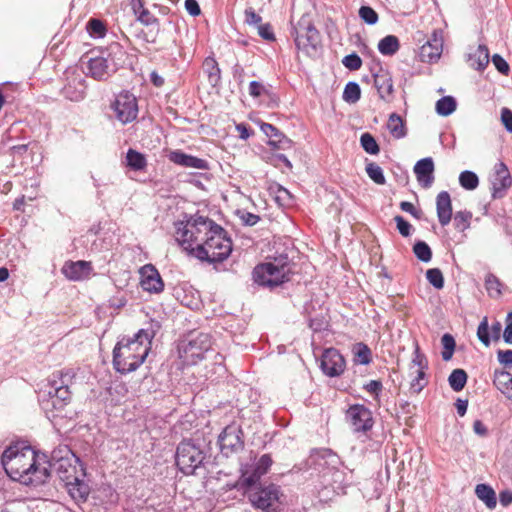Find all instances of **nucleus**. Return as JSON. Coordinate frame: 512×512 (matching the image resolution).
<instances>
[{"label": "nucleus", "mask_w": 512, "mask_h": 512, "mask_svg": "<svg viewBox=\"0 0 512 512\" xmlns=\"http://www.w3.org/2000/svg\"><path fill=\"white\" fill-rule=\"evenodd\" d=\"M48 473L53 469L58 478L64 482L70 496L76 501H86L90 487L85 482V472L79 459L67 447L55 449L51 454V459L46 460Z\"/></svg>", "instance_id": "nucleus-2"}, {"label": "nucleus", "mask_w": 512, "mask_h": 512, "mask_svg": "<svg viewBox=\"0 0 512 512\" xmlns=\"http://www.w3.org/2000/svg\"><path fill=\"white\" fill-rule=\"evenodd\" d=\"M344 478V473L335 466L326 480L321 482L323 487L318 491L320 500H330L333 494H347L349 485L344 484Z\"/></svg>", "instance_id": "nucleus-17"}, {"label": "nucleus", "mask_w": 512, "mask_h": 512, "mask_svg": "<svg viewBox=\"0 0 512 512\" xmlns=\"http://www.w3.org/2000/svg\"><path fill=\"white\" fill-rule=\"evenodd\" d=\"M269 144L276 149L287 150L291 148L292 141L277 129L273 138H270Z\"/></svg>", "instance_id": "nucleus-49"}, {"label": "nucleus", "mask_w": 512, "mask_h": 512, "mask_svg": "<svg viewBox=\"0 0 512 512\" xmlns=\"http://www.w3.org/2000/svg\"><path fill=\"white\" fill-rule=\"evenodd\" d=\"M501 282L499 279L493 275L488 274L485 278V287L488 292V294L491 297H499L501 295Z\"/></svg>", "instance_id": "nucleus-48"}, {"label": "nucleus", "mask_w": 512, "mask_h": 512, "mask_svg": "<svg viewBox=\"0 0 512 512\" xmlns=\"http://www.w3.org/2000/svg\"><path fill=\"white\" fill-rule=\"evenodd\" d=\"M126 165L134 171H141L145 169L147 161L144 154L130 148L126 154Z\"/></svg>", "instance_id": "nucleus-35"}, {"label": "nucleus", "mask_w": 512, "mask_h": 512, "mask_svg": "<svg viewBox=\"0 0 512 512\" xmlns=\"http://www.w3.org/2000/svg\"><path fill=\"white\" fill-rule=\"evenodd\" d=\"M272 465V459L269 454L262 455L258 460L251 464H245L241 468L243 484L251 487L268 472Z\"/></svg>", "instance_id": "nucleus-15"}, {"label": "nucleus", "mask_w": 512, "mask_h": 512, "mask_svg": "<svg viewBox=\"0 0 512 512\" xmlns=\"http://www.w3.org/2000/svg\"><path fill=\"white\" fill-rule=\"evenodd\" d=\"M394 220L396 222V226H397V229L399 231V233L403 236V237H408L411 235V231H412V225L406 221L402 216L400 215H397L394 217Z\"/></svg>", "instance_id": "nucleus-56"}, {"label": "nucleus", "mask_w": 512, "mask_h": 512, "mask_svg": "<svg viewBox=\"0 0 512 512\" xmlns=\"http://www.w3.org/2000/svg\"><path fill=\"white\" fill-rule=\"evenodd\" d=\"M231 252L232 241L221 227L220 231L212 230V233L205 238L201 246L195 249V257L201 261L216 263L225 260Z\"/></svg>", "instance_id": "nucleus-6"}, {"label": "nucleus", "mask_w": 512, "mask_h": 512, "mask_svg": "<svg viewBox=\"0 0 512 512\" xmlns=\"http://www.w3.org/2000/svg\"><path fill=\"white\" fill-rule=\"evenodd\" d=\"M176 231V240L189 254L195 256V249L204 242L212 230H221V226L204 216L191 217L185 224L182 223Z\"/></svg>", "instance_id": "nucleus-4"}, {"label": "nucleus", "mask_w": 512, "mask_h": 512, "mask_svg": "<svg viewBox=\"0 0 512 512\" xmlns=\"http://www.w3.org/2000/svg\"><path fill=\"white\" fill-rule=\"evenodd\" d=\"M280 488L274 484L260 488L249 494L252 505L265 512H280Z\"/></svg>", "instance_id": "nucleus-12"}, {"label": "nucleus", "mask_w": 512, "mask_h": 512, "mask_svg": "<svg viewBox=\"0 0 512 512\" xmlns=\"http://www.w3.org/2000/svg\"><path fill=\"white\" fill-rule=\"evenodd\" d=\"M443 51V37L439 31H434L430 39L421 46L419 58L422 62L434 63L439 60Z\"/></svg>", "instance_id": "nucleus-22"}, {"label": "nucleus", "mask_w": 512, "mask_h": 512, "mask_svg": "<svg viewBox=\"0 0 512 512\" xmlns=\"http://www.w3.org/2000/svg\"><path fill=\"white\" fill-rule=\"evenodd\" d=\"M258 34L265 40L272 41L275 39L274 33L270 24H260L258 26Z\"/></svg>", "instance_id": "nucleus-62"}, {"label": "nucleus", "mask_w": 512, "mask_h": 512, "mask_svg": "<svg viewBox=\"0 0 512 512\" xmlns=\"http://www.w3.org/2000/svg\"><path fill=\"white\" fill-rule=\"evenodd\" d=\"M457 103L451 96L440 98L436 102V112L441 116H448L456 110Z\"/></svg>", "instance_id": "nucleus-39"}, {"label": "nucleus", "mask_w": 512, "mask_h": 512, "mask_svg": "<svg viewBox=\"0 0 512 512\" xmlns=\"http://www.w3.org/2000/svg\"><path fill=\"white\" fill-rule=\"evenodd\" d=\"M360 144L365 152L376 155L380 152L379 145L375 138L368 132L363 133L360 137Z\"/></svg>", "instance_id": "nucleus-45"}, {"label": "nucleus", "mask_w": 512, "mask_h": 512, "mask_svg": "<svg viewBox=\"0 0 512 512\" xmlns=\"http://www.w3.org/2000/svg\"><path fill=\"white\" fill-rule=\"evenodd\" d=\"M414 173L421 187L427 189L434 182V162L427 157L419 160L414 166Z\"/></svg>", "instance_id": "nucleus-24"}, {"label": "nucleus", "mask_w": 512, "mask_h": 512, "mask_svg": "<svg viewBox=\"0 0 512 512\" xmlns=\"http://www.w3.org/2000/svg\"><path fill=\"white\" fill-rule=\"evenodd\" d=\"M221 453L226 457L238 453L244 448L241 426L232 423L227 425L218 437Z\"/></svg>", "instance_id": "nucleus-14"}, {"label": "nucleus", "mask_w": 512, "mask_h": 512, "mask_svg": "<svg viewBox=\"0 0 512 512\" xmlns=\"http://www.w3.org/2000/svg\"><path fill=\"white\" fill-rule=\"evenodd\" d=\"M441 344L443 346V351L441 353L442 359L444 361H449L455 350V339L451 334L446 333L441 338Z\"/></svg>", "instance_id": "nucleus-46"}, {"label": "nucleus", "mask_w": 512, "mask_h": 512, "mask_svg": "<svg viewBox=\"0 0 512 512\" xmlns=\"http://www.w3.org/2000/svg\"><path fill=\"white\" fill-rule=\"evenodd\" d=\"M374 425V419L370 409L364 405L354 404V434L356 439L365 442L371 440V431Z\"/></svg>", "instance_id": "nucleus-16"}, {"label": "nucleus", "mask_w": 512, "mask_h": 512, "mask_svg": "<svg viewBox=\"0 0 512 512\" xmlns=\"http://www.w3.org/2000/svg\"><path fill=\"white\" fill-rule=\"evenodd\" d=\"M467 378V373L463 369H454L448 378V382L452 390L459 392L465 387Z\"/></svg>", "instance_id": "nucleus-38"}, {"label": "nucleus", "mask_w": 512, "mask_h": 512, "mask_svg": "<svg viewBox=\"0 0 512 512\" xmlns=\"http://www.w3.org/2000/svg\"><path fill=\"white\" fill-rule=\"evenodd\" d=\"M103 53L109 59V63L114 67L115 72L125 62L126 52L118 42L111 43Z\"/></svg>", "instance_id": "nucleus-30"}, {"label": "nucleus", "mask_w": 512, "mask_h": 512, "mask_svg": "<svg viewBox=\"0 0 512 512\" xmlns=\"http://www.w3.org/2000/svg\"><path fill=\"white\" fill-rule=\"evenodd\" d=\"M501 121L506 130L512 133V111L510 109L503 108L501 110Z\"/></svg>", "instance_id": "nucleus-63"}, {"label": "nucleus", "mask_w": 512, "mask_h": 512, "mask_svg": "<svg viewBox=\"0 0 512 512\" xmlns=\"http://www.w3.org/2000/svg\"><path fill=\"white\" fill-rule=\"evenodd\" d=\"M294 31L297 49L311 58L319 57L322 52L321 36L310 20L302 17Z\"/></svg>", "instance_id": "nucleus-8"}, {"label": "nucleus", "mask_w": 512, "mask_h": 512, "mask_svg": "<svg viewBox=\"0 0 512 512\" xmlns=\"http://www.w3.org/2000/svg\"><path fill=\"white\" fill-rule=\"evenodd\" d=\"M136 15L137 20L145 26L158 23V19L148 9L142 8Z\"/></svg>", "instance_id": "nucleus-55"}, {"label": "nucleus", "mask_w": 512, "mask_h": 512, "mask_svg": "<svg viewBox=\"0 0 512 512\" xmlns=\"http://www.w3.org/2000/svg\"><path fill=\"white\" fill-rule=\"evenodd\" d=\"M436 209L439 223L442 226L448 225L452 218V202L447 191H442L437 195Z\"/></svg>", "instance_id": "nucleus-26"}, {"label": "nucleus", "mask_w": 512, "mask_h": 512, "mask_svg": "<svg viewBox=\"0 0 512 512\" xmlns=\"http://www.w3.org/2000/svg\"><path fill=\"white\" fill-rule=\"evenodd\" d=\"M262 18L252 8L245 10V22L249 25H260Z\"/></svg>", "instance_id": "nucleus-61"}, {"label": "nucleus", "mask_w": 512, "mask_h": 512, "mask_svg": "<svg viewBox=\"0 0 512 512\" xmlns=\"http://www.w3.org/2000/svg\"><path fill=\"white\" fill-rule=\"evenodd\" d=\"M399 40L394 35H387L379 41L378 49L383 55H393L399 49Z\"/></svg>", "instance_id": "nucleus-37"}, {"label": "nucleus", "mask_w": 512, "mask_h": 512, "mask_svg": "<svg viewBox=\"0 0 512 512\" xmlns=\"http://www.w3.org/2000/svg\"><path fill=\"white\" fill-rule=\"evenodd\" d=\"M290 272L288 258L281 256L257 265L253 270V279L259 285L274 288L287 282Z\"/></svg>", "instance_id": "nucleus-7"}, {"label": "nucleus", "mask_w": 512, "mask_h": 512, "mask_svg": "<svg viewBox=\"0 0 512 512\" xmlns=\"http://www.w3.org/2000/svg\"><path fill=\"white\" fill-rule=\"evenodd\" d=\"M338 462V456L330 449H318L309 455L305 466L307 470H312L311 476L316 474L323 480H326Z\"/></svg>", "instance_id": "nucleus-11"}, {"label": "nucleus", "mask_w": 512, "mask_h": 512, "mask_svg": "<svg viewBox=\"0 0 512 512\" xmlns=\"http://www.w3.org/2000/svg\"><path fill=\"white\" fill-rule=\"evenodd\" d=\"M503 338L506 343L512 344V312H509L507 315Z\"/></svg>", "instance_id": "nucleus-64"}, {"label": "nucleus", "mask_w": 512, "mask_h": 512, "mask_svg": "<svg viewBox=\"0 0 512 512\" xmlns=\"http://www.w3.org/2000/svg\"><path fill=\"white\" fill-rule=\"evenodd\" d=\"M459 183L466 190H474L479 185V179L474 172L466 170L460 173Z\"/></svg>", "instance_id": "nucleus-43"}, {"label": "nucleus", "mask_w": 512, "mask_h": 512, "mask_svg": "<svg viewBox=\"0 0 512 512\" xmlns=\"http://www.w3.org/2000/svg\"><path fill=\"white\" fill-rule=\"evenodd\" d=\"M212 345L211 336L207 333L191 334L178 346L179 356L185 364L194 365L202 360Z\"/></svg>", "instance_id": "nucleus-10"}, {"label": "nucleus", "mask_w": 512, "mask_h": 512, "mask_svg": "<svg viewBox=\"0 0 512 512\" xmlns=\"http://www.w3.org/2000/svg\"><path fill=\"white\" fill-rule=\"evenodd\" d=\"M206 458L204 445L195 440H183L176 451V464L184 474H192Z\"/></svg>", "instance_id": "nucleus-9"}, {"label": "nucleus", "mask_w": 512, "mask_h": 512, "mask_svg": "<svg viewBox=\"0 0 512 512\" xmlns=\"http://www.w3.org/2000/svg\"><path fill=\"white\" fill-rule=\"evenodd\" d=\"M414 369H428L427 358L423 353H421L418 345L414 350L413 359L410 365V370Z\"/></svg>", "instance_id": "nucleus-51"}, {"label": "nucleus", "mask_w": 512, "mask_h": 512, "mask_svg": "<svg viewBox=\"0 0 512 512\" xmlns=\"http://www.w3.org/2000/svg\"><path fill=\"white\" fill-rule=\"evenodd\" d=\"M373 358V352L367 344L354 343V367L369 366L373 362Z\"/></svg>", "instance_id": "nucleus-31"}, {"label": "nucleus", "mask_w": 512, "mask_h": 512, "mask_svg": "<svg viewBox=\"0 0 512 512\" xmlns=\"http://www.w3.org/2000/svg\"><path fill=\"white\" fill-rule=\"evenodd\" d=\"M387 128L395 139L404 138L407 134L404 120L396 113H392L389 116Z\"/></svg>", "instance_id": "nucleus-32"}, {"label": "nucleus", "mask_w": 512, "mask_h": 512, "mask_svg": "<svg viewBox=\"0 0 512 512\" xmlns=\"http://www.w3.org/2000/svg\"><path fill=\"white\" fill-rule=\"evenodd\" d=\"M1 463L12 480L24 485L38 486L49 478L46 456L39 455L24 443L9 445L2 454Z\"/></svg>", "instance_id": "nucleus-1"}, {"label": "nucleus", "mask_w": 512, "mask_h": 512, "mask_svg": "<svg viewBox=\"0 0 512 512\" xmlns=\"http://www.w3.org/2000/svg\"><path fill=\"white\" fill-rule=\"evenodd\" d=\"M476 496L483 501L490 509L496 507L497 500L495 491L487 484H478L475 488Z\"/></svg>", "instance_id": "nucleus-34"}, {"label": "nucleus", "mask_w": 512, "mask_h": 512, "mask_svg": "<svg viewBox=\"0 0 512 512\" xmlns=\"http://www.w3.org/2000/svg\"><path fill=\"white\" fill-rule=\"evenodd\" d=\"M111 109L119 122L122 124L130 123L137 118L138 114L136 97L128 91H123L115 97Z\"/></svg>", "instance_id": "nucleus-13"}, {"label": "nucleus", "mask_w": 512, "mask_h": 512, "mask_svg": "<svg viewBox=\"0 0 512 512\" xmlns=\"http://www.w3.org/2000/svg\"><path fill=\"white\" fill-rule=\"evenodd\" d=\"M153 333L141 329L133 337H123L113 349V366L121 374L135 371L151 349Z\"/></svg>", "instance_id": "nucleus-3"}, {"label": "nucleus", "mask_w": 512, "mask_h": 512, "mask_svg": "<svg viewBox=\"0 0 512 512\" xmlns=\"http://www.w3.org/2000/svg\"><path fill=\"white\" fill-rule=\"evenodd\" d=\"M472 65L477 70H484L489 63V50L486 45H479L475 53L470 55Z\"/></svg>", "instance_id": "nucleus-36"}, {"label": "nucleus", "mask_w": 512, "mask_h": 512, "mask_svg": "<svg viewBox=\"0 0 512 512\" xmlns=\"http://www.w3.org/2000/svg\"><path fill=\"white\" fill-rule=\"evenodd\" d=\"M363 389L370 394L374 400L379 401V396L383 390V384L380 380H370L363 385Z\"/></svg>", "instance_id": "nucleus-52"}, {"label": "nucleus", "mask_w": 512, "mask_h": 512, "mask_svg": "<svg viewBox=\"0 0 512 512\" xmlns=\"http://www.w3.org/2000/svg\"><path fill=\"white\" fill-rule=\"evenodd\" d=\"M168 159L179 166L185 168H194L199 170L209 169L208 162L205 159L195 157L184 153L181 150H173L168 154Z\"/></svg>", "instance_id": "nucleus-23"}, {"label": "nucleus", "mask_w": 512, "mask_h": 512, "mask_svg": "<svg viewBox=\"0 0 512 512\" xmlns=\"http://www.w3.org/2000/svg\"><path fill=\"white\" fill-rule=\"evenodd\" d=\"M493 384L502 394L512 400V374L505 370H495Z\"/></svg>", "instance_id": "nucleus-29"}, {"label": "nucleus", "mask_w": 512, "mask_h": 512, "mask_svg": "<svg viewBox=\"0 0 512 512\" xmlns=\"http://www.w3.org/2000/svg\"><path fill=\"white\" fill-rule=\"evenodd\" d=\"M428 282L436 289H442L444 286V277L440 269L431 268L426 271Z\"/></svg>", "instance_id": "nucleus-50"}, {"label": "nucleus", "mask_w": 512, "mask_h": 512, "mask_svg": "<svg viewBox=\"0 0 512 512\" xmlns=\"http://www.w3.org/2000/svg\"><path fill=\"white\" fill-rule=\"evenodd\" d=\"M87 31L94 38H103L106 35L107 29L103 21L97 18H91L87 22Z\"/></svg>", "instance_id": "nucleus-42"}, {"label": "nucleus", "mask_w": 512, "mask_h": 512, "mask_svg": "<svg viewBox=\"0 0 512 512\" xmlns=\"http://www.w3.org/2000/svg\"><path fill=\"white\" fill-rule=\"evenodd\" d=\"M497 358L505 368L512 369V350H498Z\"/></svg>", "instance_id": "nucleus-59"}, {"label": "nucleus", "mask_w": 512, "mask_h": 512, "mask_svg": "<svg viewBox=\"0 0 512 512\" xmlns=\"http://www.w3.org/2000/svg\"><path fill=\"white\" fill-rule=\"evenodd\" d=\"M320 367L324 374L333 377L344 371L345 361L338 350L329 348L322 354Z\"/></svg>", "instance_id": "nucleus-21"}, {"label": "nucleus", "mask_w": 512, "mask_h": 512, "mask_svg": "<svg viewBox=\"0 0 512 512\" xmlns=\"http://www.w3.org/2000/svg\"><path fill=\"white\" fill-rule=\"evenodd\" d=\"M74 377L73 369H64L51 375L45 389L42 391V397H48L43 399L45 408H48L51 404L54 409L60 410L69 403L71 399L69 387L73 383Z\"/></svg>", "instance_id": "nucleus-5"}, {"label": "nucleus", "mask_w": 512, "mask_h": 512, "mask_svg": "<svg viewBox=\"0 0 512 512\" xmlns=\"http://www.w3.org/2000/svg\"><path fill=\"white\" fill-rule=\"evenodd\" d=\"M490 182L492 186V197L494 199L503 198L512 185V177L504 162L495 164Z\"/></svg>", "instance_id": "nucleus-18"}, {"label": "nucleus", "mask_w": 512, "mask_h": 512, "mask_svg": "<svg viewBox=\"0 0 512 512\" xmlns=\"http://www.w3.org/2000/svg\"><path fill=\"white\" fill-rule=\"evenodd\" d=\"M366 173L369 176V178L378 185H384L386 182L385 176L383 174L382 168L374 163V162H368L366 164Z\"/></svg>", "instance_id": "nucleus-40"}, {"label": "nucleus", "mask_w": 512, "mask_h": 512, "mask_svg": "<svg viewBox=\"0 0 512 512\" xmlns=\"http://www.w3.org/2000/svg\"><path fill=\"white\" fill-rule=\"evenodd\" d=\"M203 69L208 76L209 83L213 87L217 86L221 80V71L215 58L207 57L203 62Z\"/></svg>", "instance_id": "nucleus-33"}, {"label": "nucleus", "mask_w": 512, "mask_h": 512, "mask_svg": "<svg viewBox=\"0 0 512 512\" xmlns=\"http://www.w3.org/2000/svg\"><path fill=\"white\" fill-rule=\"evenodd\" d=\"M426 370L427 369H414L410 370L412 375H415L411 381V389L419 393L423 390V388L427 385L426 379Z\"/></svg>", "instance_id": "nucleus-44"}, {"label": "nucleus", "mask_w": 512, "mask_h": 512, "mask_svg": "<svg viewBox=\"0 0 512 512\" xmlns=\"http://www.w3.org/2000/svg\"><path fill=\"white\" fill-rule=\"evenodd\" d=\"M275 200L280 205H290L292 201V195L286 188L278 186L276 190Z\"/></svg>", "instance_id": "nucleus-57"}, {"label": "nucleus", "mask_w": 512, "mask_h": 512, "mask_svg": "<svg viewBox=\"0 0 512 512\" xmlns=\"http://www.w3.org/2000/svg\"><path fill=\"white\" fill-rule=\"evenodd\" d=\"M61 271L69 280L81 281L89 277L92 271V266L90 262L82 260L76 262H66L63 265Z\"/></svg>", "instance_id": "nucleus-25"}, {"label": "nucleus", "mask_w": 512, "mask_h": 512, "mask_svg": "<svg viewBox=\"0 0 512 512\" xmlns=\"http://www.w3.org/2000/svg\"><path fill=\"white\" fill-rule=\"evenodd\" d=\"M477 336L485 346L490 345L489 326L487 317H484L483 320L480 322L477 329Z\"/></svg>", "instance_id": "nucleus-54"}, {"label": "nucleus", "mask_w": 512, "mask_h": 512, "mask_svg": "<svg viewBox=\"0 0 512 512\" xmlns=\"http://www.w3.org/2000/svg\"><path fill=\"white\" fill-rule=\"evenodd\" d=\"M359 17L368 25H374L378 22V14L369 6H362L359 9Z\"/></svg>", "instance_id": "nucleus-53"}, {"label": "nucleus", "mask_w": 512, "mask_h": 512, "mask_svg": "<svg viewBox=\"0 0 512 512\" xmlns=\"http://www.w3.org/2000/svg\"><path fill=\"white\" fill-rule=\"evenodd\" d=\"M372 77L380 98L389 101L393 93V81L391 76L387 72H380Z\"/></svg>", "instance_id": "nucleus-28"}, {"label": "nucleus", "mask_w": 512, "mask_h": 512, "mask_svg": "<svg viewBox=\"0 0 512 512\" xmlns=\"http://www.w3.org/2000/svg\"><path fill=\"white\" fill-rule=\"evenodd\" d=\"M140 285L149 293L158 294L163 291L164 283L160 273L152 264H146L139 269Z\"/></svg>", "instance_id": "nucleus-19"}, {"label": "nucleus", "mask_w": 512, "mask_h": 512, "mask_svg": "<svg viewBox=\"0 0 512 512\" xmlns=\"http://www.w3.org/2000/svg\"><path fill=\"white\" fill-rule=\"evenodd\" d=\"M492 62L496 69L503 75H508L510 68L507 61L500 56L499 54H494L492 57Z\"/></svg>", "instance_id": "nucleus-58"}, {"label": "nucleus", "mask_w": 512, "mask_h": 512, "mask_svg": "<svg viewBox=\"0 0 512 512\" xmlns=\"http://www.w3.org/2000/svg\"><path fill=\"white\" fill-rule=\"evenodd\" d=\"M266 92L264 85L258 81H251L249 83V95L253 98H258Z\"/></svg>", "instance_id": "nucleus-60"}, {"label": "nucleus", "mask_w": 512, "mask_h": 512, "mask_svg": "<svg viewBox=\"0 0 512 512\" xmlns=\"http://www.w3.org/2000/svg\"><path fill=\"white\" fill-rule=\"evenodd\" d=\"M86 74L98 81L107 80L113 73L114 67L109 63V59L104 53L99 56L90 57L85 66Z\"/></svg>", "instance_id": "nucleus-20"}, {"label": "nucleus", "mask_w": 512, "mask_h": 512, "mask_svg": "<svg viewBox=\"0 0 512 512\" xmlns=\"http://www.w3.org/2000/svg\"><path fill=\"white\" fill-rule=\"evenodd\" d=\"M415 256L422 262H429L432 258V251L424 241H418L413 246Z\"/></svg>", "instance_id": "nucleus-47"}, {"label": "nucleus", "mask_w": 512, "mask_h": 512, "mask_svg": "<svg viewBox=\"0 0 512 512\" xmlns=\"http://www.w3.org/2000/svg\"><path fill=\"white\" fill-rule=\"evenodd\" d=\"M86 88L85 79L75 77L63 88V95L71 101L78 102L84 99Z\"/></svg>", "instance_id": "nucleus-27"}, {"label": "nucleus", "mask_w": 512, "mask_h": 512, "mask_svg": "<svg viewBox=\"0 0 512 512\" xmlns=\"http://www.w3.org/2000/svg\"><path fill=\"white\" fill-rule=\"evenodd\" d=\"M472 213L469 211H457L454 215L453 225L460 232L470 227Z\"/></svg>", "instance_id": "nucleus-41"}]
</instances>
